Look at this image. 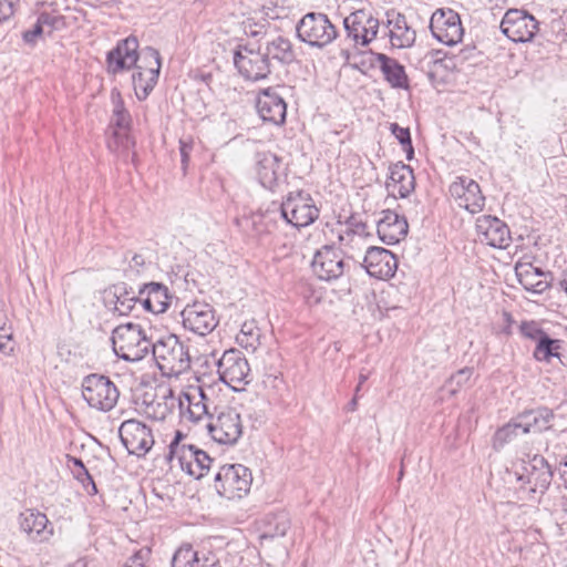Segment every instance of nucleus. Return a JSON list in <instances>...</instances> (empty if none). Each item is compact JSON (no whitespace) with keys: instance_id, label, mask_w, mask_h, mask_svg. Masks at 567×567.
<instances>
[{"instance_id":"nucleus-33","label":"nucleus","mask_w":567,"mask_h":567,"mask_svg":"<svg viewBox=\"0 0 567 567\" xmlns=\"http://www.w3.org/2000/svg\"><path fill=\"white\" fill-rule=\"evenodd\" d=\"M19 524L22 532L28 534L32 539L38 536L45 538L51 535V530H47L49 519L45 514L34 509H28L20 514Z\"/></svg>"},{"instance_id":"nucleus-23","label":"nucleus","mask_w":567,"mask_h":567,"mask_svg":"<svg viewBox=\"0 0 567 567\" xmlns=\"http://www.w3.org/2000/svg\"><path fill=\"white\" fill-rule=\"evenodd\" d=\"M363 266L371 277L389 279L394 276L398 261L390 250L371 246L365 251Z\"/></svg>"},{"instance_id":"nucleus-36","label":"nucleus","mask_w":567,"mask_h":567,"mask_svg":"<svg viewBox=\"0 0 567 567\" xmlns=\"http://www.w3.org/2000/svg\"><path fill=\"white\" fill-rule=\"evenodd\" d=\"M161 390L162 399L164 401H152L146 403L145 406L146 415L155 421H164L172 413V408L175 404L173 390L168 388H163Z\"/></svg>"},{"instance_id":"nucleus-54","label":"nucleus","mask_w":567,"mask_h":567,"mask_svg":"<svg viewBox=\"0 0 567 567\" xmlns=\"http://www.w3.org/2000/svg\"><path fill=\"white\" fill-rule=\"evenodd\" d=\"M371 372L367 369H361L360 372H359V382H358V385L354 390L355 394H359L360 390H361V386L362 384L369 379Z\"/></svg>"},{"instance_id":"nucleus-7","label":"nucleus","mask_w":567,"mask_h":567,"mask_svg":"<svg viewBox=\"0 0 567 567\" xmlns=\"http://www.w3.org/2000/svg\"><path fill=\"white\" fill-rule=\"evenodd\" d=\"M282 221L296 228L313 224L320 214L313 198L306 192H291L278 204Z\"/></svg>"},{"instance_id":"nucleus-62","label":"nucleus","mask_w":567,"mask_h":567,"mask_svg":"<svg viewBox=\"0 0 567 567\" xmlns=\"http://www.w3.org/2000/svg\"><path fill=\"white\" fill-rule=\"evenodd\" d=\"M545 413H546V417L551 416V413L548 412L547 410H545Z\"/></svg>"},{"instance_id":"nucleus-43","label":"nucleus","mask_w":567,"mask_h":567,"mask_svg":"<svg viewBox=\"0 0 567 567\" xmlns=\"http://www.w3.org/2000/svg\"><path fill=\"white\" fill-rule=\"evenodd\" d=\"M125 260L127 261L126 271L134 276L143 272L147 268V265L150 264V260H147V257L145 256V252L143 250H128L125 254Z\"/></svg>"},{"instance_id":"nucleus-42","label":"nucleus","mask_w":567,"mask_h":567,"mask_svg":"<svg viewBox=\"0 0 567 567\" xmlns=\"http://www.w3.org/2000/svg\"><path fill=\"white\" fill-rule=\"evenodd\" d=\"M197 551L190 545L179 547L172 558V567H197Z\"/></svg>"},{"instance_id":"nucleus-2","label":"nucleus","mask_w":567,"mask_h":567,"mask_svg":"<svg viewBox=\"0 0 567 567\" xmlns=\"http://www.w3.org/2000/svg\"><path fill=\"white\" fill-rule=\"evenodd\" d=\"M516 491L523 501L539 502L553 481V470L542 455H534L514 465Z\"/></svg>"},{"instance_id":"nucleus-20","label":"nucleus","mask_w":567,"mask_h":567,"mask_svg":"<svg viewBox=\"0 0 567 567\" xmlns=\"http://www.w3.org/2000/svg\"><path fill=\"white\" fill-rule=\"evenodd\" d=\"M311 266L316 276L326 281L340 278L349 267L342 251L330 245L316 252Z\"/></svg>"},{"instance_id":"nucleus-4","label":"nucleus","mask_w":567,"mask_h":567,"mask_svg":"<svg viewBox=\"0 0 567 567\" xmlns=\"http://www.w3.org/2000/svg\"><path fill=\"white\" fill-rule=\"evenodd\" d=\"M112 343L115 354L130 362L142 360L153 347V341L146 336L145 330L132 322L120 324L113 330Z\"/></svg>"},{"instance_id":"nucleus-58","label":"nucleus","mask_w":567,"mask_h":567,"mask_svg":"<svg viewBox=\"0 0 567 567\" xmlns=\"http://www.w3.org/2000/svg\"><path fill=\"white\" fill-rule=\"evenodd\" d=\"M245 32L251 37H257L262 33V27H260V29H258V30H256V29L248 30L247 27H245Z\"/></svg>"},{"instance_id":"nucleus-49","label":"nucleus","mask_w":567,"mask_h":567,"mask_svg":"<svg viewBox=\"0 0 567 567\" xmlns=\"http://www.w3.org/2000/svg\"><path fill=\"white\" fill-rule=\"evenodd\" d=\"M520 331L524 337L535 340L536 343L543 336L547 334L545 331L539 329L535 322H523L520 326Z\"/></svg>"},{"instance_id":"nucleus-57","label":"nucleus","mask_w":567,"mask_h":567,"mask_svg":"<svg viewBox=\"0 0 567 567\" xmlns=\"http://www.w3.org/2000/svg\"><path fill=\"white\" fill-rule=\"evenodd\" d=\"M358 408V394L354 393L352 400L347 404V411L354 412Z\"/></svg>"},{"instance_id":"nucleus-50","label":"nucleus","mask_w":567,"mask_h":567,"mask_svg":"<svg viewBox=\"0 0 567 567\" xmlns=\"http://www.w3.org/2000/svg\"><path fill=\"white\" fill-rule=\"evenodd\" d=\"M20 0H0V23L8 21L16 11Z\"/></svg>"},{"instance_id":"nucleus-35","label":"nucleus","mask_w":567,"mask_h":567,"mask_svg":"<svg viewBox=\"0 0 567 567\" xmlns=\"http://www.w3.org/2000/svg\"><path fill=\"white\" fill-rule=\"evenodd\" d=\"M365 225L362 223L346 225L339 233V241L348 251L361 250L365 244Z\"/></svg>"},{"instance_id":"nucleus-38","label":"nucleus","mask_w":567,"mask_h":567,"mask_svg":"<svg viewBox=\"0 0 567 567\" xmlns=\"http://www.w3.org/2000/svg\"><path fill=\"white\" fill-rule=\"evenodd\" d=\"M261 332L255 320L245 321L236 336L237 343L247 351H256L260 346Z\"/></svg>"},{"instance_id":"nucleus-18","label":"nucleus","mask_w":567,"mask_h":567,"mask_svg":"<svg viewBox=\"0 0 567 567\" xmlns=\"http://www.w3.org/2000/svg\"><path fill=\"white\" fill-rule=\"evenodd\" d=\"M121 441L130 454L145 455L154 445L151 429L134 419L124 421L118 430Z\"/></svg>"},{"instance_id":"nucleus-32","label":"nucleus","mask_w":567,"mask_h":567,"mask_svg":"<svg viewBox=\"0 0 567 567\" xmlns=\"http://www.w3.org/2000/svg\"><path fill=\"white\" fill-rule=\"evenodd\" d=\"M385 80L392 87L408 89L409 78L405 73L404 66L395 59H392L383 53H378L375 56Z\"/></svg>"},{"instance_id":"nucleus-24","label":"nucleus","mask_w":567,"mask_h":567,"mask_svg":"<svg viewBox=\"0 0 567 567\" xmlns=\"http://www.w3.org/2000/svg\"><path fill=\"white\" fill-rule=\"evenodd\" d=\"M256 109L264 122L275 125H281L285 123L287 104L274 89H265L258 94Z\"/></svg>"},{"instance_id":"nucleus-40","label":"nucleus","mask_w":567,"mask_h":567,"mask_svg":"<svg viewBox=\"0 0 567 567\" xmlns=\"http://www.w3.org/2000/svg\"><path fill=\"white\" fill-rule=\"evenodd\" d=\"M289 528V519L286 514H275L266 517L265 529L260 536L261 540L282 537Z\"/></svg>"},{"instance_id":"nucleus-25","label":"nucleus","mask_w":567,"mask_h":567,"mask_svg":"<svg viewBox=\"0 0 567 567\" xmlns=\"http://www.w3.org/2000/svg\"><path fill=\"white\" fill-rule=\"evenodd\" d=\"M279 220H282L279 206L277 203H271L266 210H259L245 217L243 223L251 236L261 238L272 233Z\"/></svg>"},{"instance_id":"nucleus-11","label":"nucleus","mask_w":567,"mask_h":567,"mask_svg":"<svg viewBox=\"0 0 567 567\" xmlns=\"http://www.w3.org/2000/svg\"><path fill=\"white\" fill-rule=\"evenodd\" d=\"M219 379L234 391H241L250 382V368L239 350L224 352L218 361Z\"/></svg>"},{"instance_id":"nucleus-46","label":"nucleus","mask_w":567,"mask_h":567,"mask_svg":"<svg viewBox=\"0 0 567 567\" xmlns=\"http://www.w3.org/2000/svg\"><path fill=\"white\" fill-rule=\"evenodd\" d=\"M14 350V342L12 340V329L2 322L0 328V352L4 355H10Z\"/></svg>"},{"instance_id":"nucleus-8","label":"nucleus","mask_w":567,"mask_h":567,"mask_svg":"<svg viewBox=\"0 0 567 567\" xmlns=\"http://www.w3.org/2000/svg\"><path fill=\"white\" fill-rule=\"evenodd\" d=\"M251 482V472L248 467L241 464H227L215 475L214 487L220 496L235 499L249 492Z\"/></svg>"},{"instance_id":"nucleus-55","label":"nucleus","mask_w":567,"mask_h":567,"mask_svg":"<svg viewBox=\"0 0 567 567\" xmlns=\"http://www.w3.org/2000/svg\"><path fill=\"white\" fill-rule=\"evenodd\" d=\"M277 7V0H268V2L266 3H261V9H262V12L266 14V16H269L270 14V11L274 10V8Z\"/></svg>"},{"instance_id":"nucleus-27","label":"nucleus","mask_w":567,"mask_h":567,"mask_svg":"<svg viewBox=\"0 0 567 567\" xmlns=\"http://www.w3.org/2000/svg\"><path fill=\"white\" fill-rule=\"evenodd\" d=\"M256 174L262 187L274 190L284 174L281 158L271 152L256 154Z\"/></svg>"},{"instance_id":"nucleus-63","label":"nucleus","mask_w":567,"mask_h":567,"mask_svg":"<svg viewBox=\"0 0 567 567\" xmlns=\"http://www.w3.org/2000/svg\"><path fill=\"white\" fill-rule=\"evenodd\" d=\"M84 482H86V480H84ZM83 485L85 486V489H89V486H86L85 483H83Z\"/></svg>"},{"instance_id":"nucleus-5","label":"nucleus","mask_w":567,"mask_h":567,"mask_svg":"<svg viewBox=\"0 0 567 567\" xmlns=\"http://www.w3.org/2000/svg\"><path fill=\"white\" fill-rule=\"evenodd\" d=\"M184 439L183 432L177 430L168 445L167 458L171 462L177 460L182 471L199 480L208 473L214 460L196 445L183 443Z\"/></svg>"},{"instance_id":"nucleus-53","label":"nucleus","mask_w":567,"mask_h":567,"mask_svg":"<svg viewBox=\"0 0 567 567\" xmlns=\"http://www.w3.org/2000/svg\"><path fill=\"white\" fill-rule=\"evenodd\" d=\"M146 555H147V553H143V550H140V551H137L135 555H133L130 558V561L126 565L127 566H138V565H141V567H144V559H145Z\"/></svg>"},{"instance_id":"nucleus-19","label":"nucleus","mask_w":567,"mask_h":567,"mask_svg":"<svg viewBox=\"0 0 567 567\" xmlns=\"http://www.w3.org/2000/svg\"><path fill=\"white\" fill-rule=\"evenodd\" d=\"M450 194L455 203L470 212L476 214L483 210L485 197L476 181L467 176H457L450 185Z\"/></svg>"},{"instance_id":"nucleus-52","label":"nucleus","mask_w":567,"mask_h":567,"mask_svg":"<svg viewBox=\"0 0 567 567\" xmlns=\"http://www.w3.org/2000/svg\"><path fill=\"white\" fill-rule=\"evenodd\" d=\"M193 150V142L189 141H179V153H181V162H182V169L184 174L186 173L188 163H189V155Z\"/></svg>"},{"instance_id":"nucleus-13","label":"nucleus","mask_w":567,"mask_h":567,"mask_svg":"<svg viewBox=\"0 0 567 567\" xmlns=\"http://www.w3.org/2000/svg\"><path fill=\"white\" fill-rule=\"evenodd\" d=\"M181 417L185 421L197 424L202 421H209L210 400L200 385H189L178 398Z\"/></svg>"},{"instance_id":"nucleus-28","label":"nucleus","mask_w":567,"mask_h":567,"mask_svg":"<svg viewBox=\"0 0 567 567\" xmlns=\"http://www.w3.org/2000/svg\"><path fill=\"white\" fill-rule=\"evenodd\" d=\"M377 230L384 244L394 245L405 238L409 225L403 216L392 210H384L382 218L378 221Z\"/></svg>"},{"instance_id":"nucleus-44","label":"nucleus","mask_w":567,"mask_h":567,"mask_svg":"<svg viewBox=\"0 0 567 567\" xmlns=\"http://www.w3.org/2000/svg\"><path fill=\"white\" fill-rule=\"evenodd\" d=\"M391 132L395 136V138L403 146L404 152L406 153V158L411 161L413 158L414 150L412 146L410 130L405 127H401L396 123L391 124Z\"/></svg>"},{"instance_id":"nucleus-31","label":"nucleus","mask_w":567,"mask_h":567,"mask_svg":"<svg viewBox=\"0 0 567 567\" xmlns=\"http://www.w3.org/2000/svg\"><path fill=\"white\" fill-rule=\"evenodd\" d=\"M515 272L518 281L526 290L535 293H542L549 288L548 281L546 279H542L546 274L540 268L534 267L532 264H517Z\"/></svg>"},{"instance_id":"nucleus-30","label":"nucleus","mask_w":567,"mask_h":567,"mask_svg":"<svg viewBox=\"0 0 567 567\" xmlns=\"http://www.w3.org/2000/svg\"><path fill=\"white\" fill-rule=\"evenodd\" d=\"M141 302L153 313H163L169 306L167 288L158 282H150L140 290Z\"/></svg>"},{"instance_id":"nucleus-34","label":"nucleus","mask_w":567,"mask_h":567,"mask_svg":"<svg viewBox=\"0 0 567 567\" xmlns=\"http://www.w3.org/2000/svg\"><path fill=\"white\" fill-rule=\"evenodd\" d=\"M264 53L268 55V60L271 58L284 64H290L296 59L290 40L281 35L267 40Z\"/></svg>"},{"instance_id":"nucleus-12","label":"nucleus","mask_w":567,"mask_h":567,"mask_svg":"<svg viewBox=\"0 0 567 567\" xmlns=\"http://www.w3.org/2000/svg\"><path fill=\"white\" fill-rule=\"evenodd\" d=\"M234 65L243 78L249 81L266 79L270 72L268 55L247 45H238L233 54Z\"/></svg>"},{"instance_id":"nucleus-16","label":"nucleus","mask_w":567,"mask_h":567,"mask_svg":"<svg viewBox=\"0 0 567 567\" xmlns=\"http://www.w3.org/2000/svg\"><path fill=\"white\" fill-rule=\"evenodd\" d=\"M501 30L513 42H527L535 37L538 21L526 11L511 9L502 19Z\"/></svg>"},{"instance_id":"nucleus-51","label":"nucleus","mask_w":567,"mask_h":567,"mask_svg":"<svg viewBox=\"0 0 567 567\" xmlns=\"http://www.w3.org/2000/svg\"><path fill=\"white\" fill-rule=\"evenodd\" d=\"M62 16L42 12L39 14L37 21L43 27H49L51 31L53 29L59 28V24L62 22Z\"/></svg>"},{"instance_id":"nucleus-14","label":"nucleus","mask_w":567,"mask_h":567,"mask_svg":"<svg viewBox=\"0 0 567 567\" xmlns=\"http://www.w3.org/2000/svg\"><path fill=\"white\" fill-rule=\"evenodd\" d=\"M430 30L439 42L449 47L460 43L464 35L461 18L452 9H436L430 19Z\"/></svg>"},{"instance_id":"nucleus-10","label":"nucleus","mask_w":567,"mask_h":567,"mask_svg":"<svg viewBox=\"0 0 567 567\" xmlns=\"http://www.w3.org/2000/svg\"><path fill=\"white\" fill-rule=\"evenodd\" d=\"M209 436L217 443L233 445L237 443L243 434V422L240 414L234 408H224L212 415L205 424Z\"/></svg>"},{"instance_id":"nucleus-39","label":"nucleus","mask_w":567,"mask_h":567,"mask_svg":"<svg viewBox=\"0 0 567 567\" xmlns=\"http://www.w3.org/2000/svg\"><path fill=\"white\" fill-rule=\"evenodd\" d=\"M560 340L551 339L548 334L543 336L536 343L533 357L536 361L549 363L553 358L560 359Z\"/></svg>"},{"instance_id":"nucleus-9","label":"nucleus","mask_w":567,"mask_h":567,"mask_svg":"<svg viewBox=\"0 0 567 567\" xmlns=\"http://www.w3.org/2000/svg\"><path fill=\"white\" fill-rule=\"evenodd\" d=\"M299 39L311 47L323 48L338 35L336 27L323 13H307L297 24Z\"/></svg>"},{"instance_id":"nucleus-1","label":"nucleus","mask_w":567,"mask_h":567,"mask_svg":"<svg viewBox=\"0 0 567 567\" xmlns=\"http://www.w3.org/2000/svg\"><path fill=\"white\" fill-rule=\"evenodd\" d=\"M138 41L135 37H128L117 43L106 56L107 70L116 74L125 69L135 68L132 75V83L135 95L140 101L145 100L157 83L161 71L159 52L147 47L142 51L141 58L137 53Z\"/></svg>"},{"instance_id":"nucleus-48","label":"nucleus","mask_w":567,"mask_h":567,"mask_svg":"<svg viewBox=\"0 0 567 567\" xmlns=\"http://www.w3.org/2000/svg\"><path fill=\"white\" fill-rule=\"evenodd\" d=\"M44 32V27L41 25L38 21L28 30L22 33V39L24 43L29 45H34L38 40L42 37Z\"/></svg>"},{"instance_id":"nucleus-56","label":"nucleus","mask_w":567,"mask_h":567,"mask_svg":"<svg viewBox=\"0 0 567 567\" xmlns=\"http://www.w3.org/2000/svg\"><path fill=\"white\" fill-rule=\"evenodd\" d=\"M559 476L563 480L565 487L567 488V456L565 462L560 464Z\"/></svg>"},{"instance_id":"nucleus-41","label":"nucleus","mask_w":567,"mask_h":567,"mask_svg":"<svg viewBox=\"0 0 567 567\" xmlns=\"http://www.w3.org/2000/svg\"><path fill=\"white\" fill-rule=\"evenodd\" d=\"M124 288H116L114 293V311L120 316L128 315L135 307L136 302L141 301V298L130 295L126 291H122Z\"/></svg>"},{"instance_id":"nucleus-3","label":"nucleus","mask_w":567,"mask_h":567,"mask_svg":"<svg viewBox=\"0 0 567 567\" xmlns=\"http://www.w3.org/2000/svg\"><path fill=\"white\" fill-rule=\"evenodd\" d=\"M151 351L163 375L178 377L190 368L188 348L175 334L153 342Z\"/></svg>"},{"instance_id":"nucleus-45","label":"nucleus","mask_w":567,"mask_h":567,"mask_svg":"<svg viewBox=\"0 0 567 567\" xmlns=\"http://www.w3.org/2000/svg\"><path fill=\"white\" fill-rule=\"evenodd\" d=\"M472 374L473 370L471 368H463L449 379L445 386L454 395L470 381Z\"/></svg>"},{"instance_id":"nucleus-60","label":"nucleus","mask_w":567,"mask_h":567,"mask_svg":"<svg viewBox=\"0 0 567 567\" xmlns=\"http://www.w3.org/2000/svg\"><path fill=\"white\" fill-rule=\"evenodd\" d=\"M560 287L567 293V274L565 275L564 279L560 281Z\"/></svg>"},{"instance_id":"nucleus-21","label":"nucleus","mask_w":567,"mask_h":567,"mask_svg":"<svg viewBox=\"0 0 567 567\" xmlns=\"http://www.w3.org/2000/svg\"><path fill=\"white\" fill-rule=\"evenodd\" d=\"M343 25L355 44L368 45L377 38L380 22L370 12L358 10L344 18Z\"/></svg>"},{"instance_id":"nucleus-47","label":"nucleus","mask_w":567,"mask_h":567,"mask_svg":"<svg viewBox=\"0 0 567 567\" xmlns=\"http://www.w3.org/2000/svg\"><path fill=\"white\" fill-rule=\"evenodd\" d=\"M69 462L72 463L75 467V470H74L75 477L79 481H81L82 483H84V480H86L87 483L92 486L93 493H96V486L93 482L92 476L89 474L87 470L85 468L83 462L76 457H70Z\"/></svg>"},{"instance_id":"nucleus-61","label":"nucleus","mask_w":567,"mask_h":567,"mask_svg":"<svg viewBox=\"0 0 567 567\" xmlns=\"http://www.w3.org/2000/svg\"><path fill=\"white\" fill-rule=\"evenodd\" d=\"M69 567H84V565L82 563H76V564L71 565Z\"/></svg>"},{"instance_id":"nucleus-26","label":"nucleus","mask_w":567,"mask_h":567,"mask_svg":"<svg viewBox=\"0 0 567 567\" xmlns=\"http://www.w3.org/2000/svg\"><path fill=\"white\" fill-rule=\"evenodd\" d=\"M386 29L392 48L406 49L414 44L416 32L409 25L404 14L394 11L388 12Z\"/></svg>"},{"instance_id":"nucleus-17","label":"nucleus","mask_w":567,"mask_h":567,"mask_svg":"<svg viewBox=\"0 0 567 567\" xmlns=\"http://www.w3.org/2000/svg\"><path fill=\"white\" fill-rule=\"evenodd\" d=\"M183 327L198 336H207L218 324L214 308L206 302L187 305L182 313Z\"/></svg>"},{"instance_id":"nucleus-22","label":"nucleus","mask_w":567,"mask_h":567,"mask_svg":"<svg viewBox=\"0 0 567 567\" xmlns=\"http://www.w3.org/2000/svg\"><path fill=\"white\" fill-rule=\"evenodd\" d=\"M476 233L481 243L494 248H506L511 243L507 225L492 215H482L476 219Z\"/></svg>"},{"instance_id":"nucleus-29","label":"nucleus","mask_w":567,"mask_h":567,"mask_svg":"<svg viewBox=\"0 0 567 567\" xmlns=\"http://www.w3.org/2000/svg\"><path fill=\"white\" fill-rule=\"evenodd\" d=\"M386 189L393 196L408 197L415 187V178L412 168L402 162L395 163L389 168Z\"/></svg>"},{"instance_id":"nucleus-6","label":"nucleus","mask_w":567,"mask_h":567,"mask_svg":"<svg viewBox=\"0 0 567 567\" xmlns=\"http://www.w3.org/2000/svg\"><path fill=\"white\" fill-rule=\"evenodd\" d=\"M82 396L92 409L109 412L116 405L120 391L109 377L92 373L82 381Z\"/></svg>"},{"instance_id":"nucleus-59","label":"nucleus","mask_w":567,"mask_h":567,"mask_svg":"<svg viewBox=\"0 0 567 567\" xmlns=\"http://www.w3.org/2000/svg\"><path fill=\"white\" fill-rule=\"evenodd\" d=\"M84 2L89 6L96 7L100 3H105L107 0H84Z\"/></svg>"},{"instance_id":"nucleus-15","label":"nucleus","mask_w":567,"mask_h":567,"mask_svg":"<svg viewBox=\"0 0 567 567\" xmlns=\"http://www.w3.org/2000/svg\"><path fill=\"white\" fill-rule=\"evenodd\" d=\"M113 104L111 124L116 128L112 138L109 141V147L116 152L128 151L134 145V141L128 134L132 124V117L124 106L120 91L111 92Z\"/></svg>"},{"instance_id":"nucleus-37","label":"nucleus","mask_w":567,"mask_h":567,"mask_svg":"<svg viewBox=\"0 0 567 567\" xmlns=\"http://www.w3.org/2000/svg\"><path fill=\"white\" fill-rule=\"evenodd\" d=\"M526 434L530 431L529 423H507L499 427L492 441V446L495 451H501L507 443L517 436L518 432Z\"/></svg>"}]
</instances>
